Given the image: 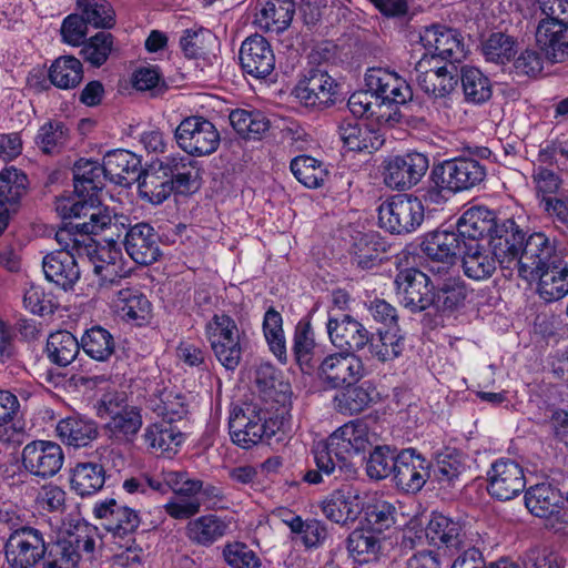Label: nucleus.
Returning <instances> with one entry per match:
<instances>
[{"mask_svg": "<svg viewBox=\"0 0 568 568\" xmlns=\"http://www.w3.org/2000/svg\"><path fill=\"white\" fill-rule=\"evenodd\" d=\"M103 186L101 180H73V191L57 199L55 210L63 220L89 217L82 223L64 224L55 233L61 250L78 254L79 258H84L79 244L87 243L85 237L100 233L112 222L109 209L101 206Z\"/></svg>", "mask_w": 568, "mask_h": 568, "instance_id": "1", "label": "nucleus"}, {"mask_svg": "<svg viewBox=\"0 0 568 568\" xmlns=\"http://www.w3.org/2000/svg\"><path fill=\"white\" fill-rule=\"evenodd\" d=\"M366 90L354 92L347 102L351 113L373 124L392 126L399 122V105L412 100L408 82L386 68H369L365 73Z\"/></svg>", "mask_w": 568, "mask_h": 568, "instance_id": "2", "label": "nucleus"}, {"mask_svg": "<svg viewBox=\"0 0 568 568\" xmlns=\"http://www.w3.org/2000/svg\"><path fill=\"white\" fill-rule=\"evenodd\" d=\"M369 446L366 424L352 420L336 429L326 443H318L314 449L316 469L307 470L303 480L316 485L324 476L335 480H348L355 477L356 468L349 457L364 452Z\"/></svg>", "mask_w": 568, "mask_h": 568, "instance_id": "3", "label": "nucleus"}, {"mask_svg": "<svg viewBox=\"0 0 568 568\" xmlns=\"http://www.w3.org/2000/svg\"><path fill=\"white\" fill-rule=\"evenodd\" d=\"M153 161L149 169L142 165L141 156L128 150H113L108 152L102 162L92 159H79L72 168L73 178H148L156 169L163 171L164 178H189L186 173L174 172L171 162Z\"/></svg>", "mask_w": 568, "mask_h": 568, "instance_id": "4", "label": "nucleus"}, {"mask_svg": "<svg viewBox=\"0 0 568 568\" xmlns=\"http://www.w3.org/2000/svg\"><path fill=\"white\" fill-rule=\"evenodd\" d=\"M232 442L244 449L270 440L280 429V423L270 416L268 410L255 403L234 407L229 418Z\"/></svg>", "mask_w": 568, "mask_h": 568, "instance_id": "5", "label": "nucleus"}, {"mask_svg": "<svg viewBox=\"0 0 568 568\" xmlns=\"http://www.w3.org/2000/svg\"><path fill=\"white\" fill-rule=\"evenodd\" d=\"M204 333L217 362L226 369L234 371L247 345L245 332L230 315L216 313L206 322Z\"/></svg>", "mask_w": 568, "mask_h": 568, "instance_id": "6", "label": "nucleus"}, {"mask_svg": "<svg viewBox=\"0 0 568 568\" xmlns=\"http://www.w3.org/2000/svg\"><path fill=\"white\" fill-rule=\"evenodd\" d=\"M507 252L508 263L517 267L518 275L528 282L535 281L538 272L564 260L557 251L556 241L541 232L530 234L523 248L508 245Z\"/></svg>", "mask_w": 568, "mask_h": 568, "instance_id": "7", "label": "nucleus"}, {"mask_svg": "<svg viewBox=\"0 0 568 568\" xmlns=\"http://www.w3.org/2000/svg\"><path fill=\"white\" fill-rule=\"evenodd\" d=\"M422 200L408 194H396L378 206V224L390 234H409L424 221Z\"/></svg>", "mask_w": 568, "mask_h": 568, "instance_id": "8", "label": "nucleus"}, {"mask_svg": "<svg viewBox=\"0 0 568 568\" xmlns=\"http://www.w3.org/2000/svg\"><path fill=\"white\" fill-rule=\"evenodd\" d=\"M42 568H77L83 552L91 555L95 541L87 528L61 532L54 541H45Z\"/></svg>", "mask_w": 568, "mask_h": 568, "instance_id": "9", "label": "nucleus"}, {"mask_svg": "<svg viewBox=\"0 0 568 568\" xmlns=\"http://www.w3.org/2000/svg\"><path fill=\"white\" fill-rule=\"evenodd\" d=\"M164 479L173 496L163 506L164 511L175 520H186L196 516L202 508L199 497L201 479L191 478L186 471L166 470Z\"/></svg>", "mask_w": 568, "mask_h": 568, "instance_id": "10", "label": "nucleus"}, {"mask_svg": "<svg viewBox=\"0 0 568 568\" xmlns=\"http://www.w3.org/2000/svg\"><path fill=\"white\" fill-rule=\"evenodd\" d=\"M45 540L38 528L21 526L12 529L4 544V555L10 568H32L45 555Z\"/></svg>", "mask_w": 568, "mask_h": 568, "instance_id": "11", "label": "nucleus"}, {"mask_svg": "<svg viewBox=\"0 0 568 568\" xmlns=\"http://www.w3.org/2000/svg\"><path fill=\"white\" fill-rule=\"evenodd\" d=\"M394 284L399 304L412 313L433 306L434 285L424 272L414 267L404 268L396 274Z\"/></svg>", "mask_w": 568, "mask_h": 568, "instance_id": "12", "label": "nucleus"}, {"mask_svg": "<svg viewBox=\"0 0 568 568\" xmlns=\"http://www.w3.org/2000/svg\"><path fill=\"white\" fill-rule=\"evenodd\" d=\"M339 92L337 81L324 69L312 68L297 81L293 94L305 106L325 109L333 105Z\"/></svg>", "mask_w": 568, "mask_h": 568, "instance_id": "13", "label": "nucleus"}, {"mask_svg": "<svg viewBox=\"0 0 568 568\" xmlns=\"http://www.w3.org/2000/svg\"><path fill=\"white\" fill-rule=\"evenodd\" d=\"M418 42L434 62H459L466 55L460 33L445 26L435 24L422 29L418 32Z\"/></svg>", "mask_w": 568, "mask_h": 568, "instance_id": "14", "label": "nucleus"}, {"mask_svg": "<svg viewBox=\"0 0 568 568\" xmlns=\"http://www.w3.org/2000/svg\"><path fill=\"white\" fill-rule=\"evenodd\" d=\"M526 487L524 467L510 458L495 460L487 471V493L496 500L508 501Z\"/></svg>", "mask_w": 568, "mask_h": 568, "instance_id": "15", "label": "nucleus"}, {"mask_svg": "<svg viewBox=\"0 0 568 568\" xmlns=\"http://www.w3.org/2000/svg\"><path fill=\"white\" fill-rule=\"evenodd\" d=\"M93 514L113 539L120 541H133V536L141 524V517L135 509L120 504L113 498L95 503Z\"/></svg>", "mask_w": 568, "mask_h": 568, "instance_id": "16", "label": "nucleus"}, {"mask_svg": "<svg viewBox=\"0 0 568 568\" xmlns=\"http://www.w3.org/2000/svg\"><path fill=\"white\" fill-rule=\"evenodd\" d=\"M175 136L179 145L189 154L203 156L216 151L220 134L212 122L202 116L184 119L178 126Z\"/></svg>", "mask_w": 568, "mask_h": 568, "instance_id": "17", "label": "nucleus"}, {"mask_svg": "<svg viewBox=\"0 0 568 568\" xmlns=\"http://www.w3.org/2000/svg\"><path fill=\"white\" fill-rule=\"evenodd\" d=\"M64 463L62 447L51 440H33L22 449V466L31 476L50 479L55 476Z\"/></svg>", "mask_w": 568, "mask_h": 568, "instance_id": "18", "label": "nucleus"}, {"mask_svg": "<svg viewBox=\"0 0 568 568\" xmlns=\"http://www.w3.org/2000/svg\"><path fill=\"white\" fill-rule=\"evenodd\" d=\"M85 242L79 244L84 257L93 264L94 273L103 283H115L129 274L123 262L122 252L115 243L98 244L92 237H85Z\"/></svg>", "mask_w": 568, "mask_h": 568, "instance_id": "19", "label": "nucleus"}, {"mask_svg": "<svg viewBox=\"0 0 568 568\" xmlns=\"http://www.w3.org/2000/svg\"><path fill=\"white\" fill-rule=\"evenodd\" d=\"M462 268L464 274L474 281H485L493 276L500 264L504 268H511L508 263V252L499 258L491 248L490 242H465L460 251Z\"/></svg>", "mask_w": 568, "mask_h": 568, "instance_id": "20", "label": "nucleus"}, {"mask_svg": "<svg viewBox=\"0 0 568 568\" xmlns=\"http://www.w3.org/2000/svg\"><path fill=\"white\" fill-rule=\"evenodd\" d=\"M364 364L353 353H335L318 365V378L329 388L351 386L364 376Z\"/></svg>", "mask_w": 568, "mask_h": 568, "instance_id": "21", "label": "nucleus"}, {"mask_svg": "<svg viewBox=\"0 0 568 568\" xmlns=\"http://www.w3.org/2000/svg\"><path fill=\"white\" fill-rule=\"evenodd\" d=\"M430 463L415 449H403L397 454L394 480L406 493L419 491L429 478Z\"/></svg>", "mask_w": 568, "mask_h": 568, "instance_id": "22", "label": "nucleus"}, {"mask_svg": "<svg viewBox=\"0 0 568 568\" xmlns=\"http://www.w3.org/2000/svg\"><path fill=\"white\" fill-rule=\"evenodd\" d=\"M113 453L108 446H99L95 455L99 462L78 463L71 470V488L79 496L98 493L105 481V459Z\"/></svg>", "mask_w": 568, "mask_h": 568, "instance_id": "23", "label": "nucleus"}, {"mask_svg": "<svg viewBox=\"0 0 568 568\" xmlns=\"http://www.w3.org/2000/svg\"><path fill=\"white\" fill-rule=\"evenodd\" d=\"M240 61L244 72L256 79L268 77L275 69V55L270 42L257 34L242 42Z\"/></svg>", "mask_w": 568, "mask_h": 568, "instance_id": "24", "label": "nucleus"}, {"mask_svg": "<svg viewBox=\"0 0 568 568\" xmlns=\"http://www.w3.org/2000/svg\"><path fill=\"white\" fill-rule=\"evenodd\" d=\"M388 250L389 244L378 232H355L349 246L351 262L359 270H372L382 263Z\"/></svg>", "mask_w": 568, "mask_h": 568, "instance_id": "25", "label": "nucleus"}, {"mask_svg": "<svg viewBox=\"0 0 568 568\" xmlns=\"http://www.w3.org/2000/svg\"><path fill=\"white\" fill-rule=\"evenodd\" d=\"M326 327L332 344L344 353L355 354L369 342V332L349 315L341 320L329 317Z\"/></svg>", "mask_w": 568, "mask_h": 568, "instance_id": "26", "label": "nucleus"}, {"mask_svg": "<svg viewBox=\"0 0 568 568\" xmlns=\"http://www.w3.org/2000/svg\"><path fill=\"white\" fill-rule=\"evenodd\" d=\"M148 406L169 423L183 419L189 414V396L174 386L156 384L148 398Z\"/></svg>", "mask_w": 568, "mask_h": 568, "instance_id": "27", "label": "nucleus"}, {"mask_svg": "<svg viewBox=\"0 0 568 568\" xmlns=\"http://www.w3.org/2000/svg\"><path fill=\"white\" fill-rule=\"evenodd\" d=\"M321 509L328 520L338 525H347L355 521L361 514V498L357 490L351 486H342L321 501Z\"/></svg>", "mask_w": 568, "mask_h": 568, "instance_id": "28", "label": "nucleus"}, {"mask_svg": "<svg viewBox=\"0 0 568 568\" xmlns=\"http://www.w3.org/2000/svg\"><path fill=\"white\" fill-rule=\"evenodd\" d=\"M124 247L129 256L141 265L156 262L161 254L159 236L148 223H138L128 230Z\"/></svg>", "mask_w": 568, "mask_h": 568, "instance_id": "29", "label": "nucleus"}, {"mask_svg": "<svg viewBox=\"0 0 568 568\" xmlns=\"http://www.w3.org/2000/svg\"><path fill=\"white\" fill-rule=\"evenodd\" d=\"M454 70V67L449 69L446 64L440 65V62L430 61L428 55L424 54L416 64L418 85L432 97H445L457 83Z\"/></svg>", "mask_w": 568, "mask_h": 568, "instance_id": "30", "label": "nucleus"}, {"mask_svg": "<svg viewBox=\"0 0 568 568\" xmlns=\"http://www.w3.org/2000/svg\"><path fill=\"white\" fill-rule=\"evenodd\" d=\"M535 38L538 49L547 60L557 63L568 59V24L540 20Z\"/></svg>", "mask_w": 568, "mask_h": 568, "instance_id": "31", "label": "nucleus"}, {"mask_svg": "<svg viewBox=\"0 0 568 568\" xmlns=\"http://www.w3.org/2000/svg\"><path fill=\"white\" fill-rule=\"evenodd\" d=\"M78 254L69 250H58L43 257L42 267L48 281L63 290L72 288L80 278Z\"/></svg>", "mask_w": 568, "mask_h": 568, "instance_id": "32", "label": "nucleus"}, {"mask_svg": "<svg viewBox=\"0 0 568 568\" xmlns=\"http://www.w3.org/2000/svg\"><path fill=\"white\" fill-rule=\"evenodd\" d=\"M232 527V518L215 514L202 515L191 519L185 527L187 539L202 547H210L224 538Z\"/></svg>", "mask_w": 568, "mask_h": 568, "instance_id": "33", "label": "nucleus"}, {"mask_svg": "<svg viewBox=\"0 0 568 568\" xmlns=\"http://www.w3.org/2000/svg\"><path fill=\"white\" fill-rule=\"evenodd\" d=\"M426 537L429 544L438 548L465 550L469 547L462 524L442 514H433L426 527Z\"/></svg>", "mask_w": 568, "mask_h": 568, "instance_id": "34", "label": "nucleus"}, {"mask_svg": "<svg viewBox=\"0 0 568 568\" xmlns=\"http://www.w3.org/2000/svg\"><path fill=\"white\" fill-rule=\"evenodd\" d=\"M495 219V213L485 206L466 210L457 221V233L462 243L489 242L486 236L494 230Z\"/></svg>", "mask_w": 568, "mask_h": 568, "instance_id": "35", "label": "nucleus"}, {"mask_svg": "<svg viewBox=\"0 0 568 568\" xmlns=\"http://www.w3.org/2000/svg\"><path fill=\"white\" fill-rule=\"evenodd\" d=\"M142 439L149 453L171 458L183 443V434L172 423H154L145 427Z\"/></svg>", "mask_w": 568, "mask_h": 568, "instance_id": "36", "label": "nucleus"}, {"mask_svg": "<svg viewBox=\"0 0 568 568\" xmlns=\"http://www.w3.org/2000/svg\"><path fill=\"white\" fill-rule=\"evenodd\" d=\"M293 0H267L255 16V24L266 32L281 33L286 30L294 17Z\"/></svg>", "mask_w": 568, "mask_h": 568, "instance_id": "37", "label": "nucleus"}, {"mask_svg": "<svg viewBox=\"0 0 568 568\" xmlns=\"http://www.w3.org/2000/svg\"><path fill=\"white\" fill-rule=\"evenodd\" d=\"M537 293L547 303L556 302L568 294V263L565 260L544 268L536 275Z\"/></svg>", "mask_w": 568, "mask_h": 568, "instance_id": "38", "label": "nucleus"}, {"mask_svg": "<svg viewBox=\"0 0 568 568\" xmlns=\"http://www.w3.org/2000/svg\"><path fill=\"white\" fill-rule=\"evenodd\" d=\"M59 439L74 448L88 446L98 435L97 423L80 416H70L61 419L55 427Z\"/></svg>", "mask_w": 568, "mask_h": 568, "instance_id": "39", "label": "nucleus"}, {"mask_svg": "<svg viewBox=\"0 0 568 568\" xmlns=\"http://www.w3.org/2000/svg\"><path fill=\"white\" fill-rule=\"evenodd\" d=\"M420 250L432 261H456L463 250V243L458 233L435 231L425 235Z\"/></svg>", "mask_w": 568, "mask_h": 568, "instance_id": "40", "label": "nucleus"}, {"mask_svg": "<svg viewBox=\"0 0 568 568\" xmlns=\"http://www.w3.org/2000/svg\"><path fill=\"white\" fill-rule=\"evenodd\" d=\"M339 136L348 150L357 152L371 153L384 143V138L378 130L358 122H343L339 125Z\"/></svg>", "mask_w": 568, "mask_h": 568, "instance_id": "41", "label": "nucleus"}, {"mask_svg": "<svg viewBox=\"0 0 568 568\" xmlns=\"http://www.w3.org/2000/svg\"><path fill=\"white\" fill-rule=\"evenodd\" d=\"M293 354L303 372H311L315 368L320 354L311 322L300 321L295 326Z\"/></svg>", "mask_w": 568, "mask_h": 568, "instance_id": "42", "label": "nucleus"}, {"mask_svg": "<svg viewBox=\"0 0 568 568\" xmlns=\"http://www.w3.org/2000/svg\"><path fill=\"white\" fill-rule=\"evenodd\" d=\"M428 168V158L419 152L389 155L383 162L384 173L388 178H423Z\"/></svg>", "mask_w": 568, "mask_h": 568, "instance_id": "43", "label": "nucleus"}, {"mask_svg": "<svg viewBox=\"0 0 568 568\" xmlns=\"http://www.w3.org/2000/svg\"><path fill=\"white\" fill-rule=\"evenodd\" d=\"M143 419L141 410L133 406L113 416L104 425L106 436L120 444H132L141 430Z\"/></svg>", "mask_w": 568, "mask_h": 568, "instance_id": "44", "label": "nucleus"}, {"mask_svg": "<svg viewBox=\"0 0 568 568\" xmlns=\"http://www.w3.org/2000/svg\"><path fill=\"white\" fill-rule=\"evenodd\" d=\"M80 348L77 337L69 331L61 329L48 336L45 354L52 364L65 367L77 358Z\"/></svg>", "mask_w": 568, "mask_h": 568, "instance_id": "45", "label": "nucleus"}, {"mask_svg": "<svg viewBox=\"0 0 568 568\" xmlns=\"http://www.w3.org/2000/svg\"><path fill=\"white\" fill-rule=\"evenodd\" d=\"M230 122L247 140H260L270 129L268 119L258 110L236 109L230 113Z\"/></svg>", "mask_w": 568, "mask_h": 568, "instance_id": "46", "label": "nucleus"}, {"mask_svg": "<svg viewBox=\"0 0 568 568\" xmlns=\"http://www.w3.org/2000/svg\"><path fill=\"white\" fill-rule=\"evenodd\" d=\"M561 495L549 484H538L525 493L527 509L537 517H548L558 513Z\"/></svg>", "mask_w": 568, "mask_h": 568, "instance_id": "47", "label": "nucleus"}, {"mask_svg": "<svg viewBox=\"0 0 568 568\" xmlns=\"http://www.w3.org/2000/svg\"><path fill=\"white\" fill-rule=\"evenodd\" d=\"M373 393L374 388L366 384L347 386L334 396V408L343 415L359 414L372 405L374 400Z\"/></svg>", "mask_w": 568, "mask_h": 568, "instance_id": "48", "label": "nucleus"}, {"mask_svg": "<svg viewBox=\"0 0 568 568\" xmlns=\"http://www.w3.org/2000/svg\"><path fill=\"white\" fill-rule=\"evenodd\" d=\"M113 335L100 325L87 329L81 337L80 346L94 361L106 362L115 352Z\"/></svg>", "mask_w": 568, "mask_h": 568, "instance_id": "49", "label": "nucleus"}, {"mask_svg": "<svg viewBox=\"0 0 568 568\" xmlns=\"http://www.w3.org/2000/svg\"><path fill=\"white\" fill-rule=\"evenodd\" d=\"M83 78V67L80 60L63 55L53 61L49 69L51 83L62 90L78 87Z\"/></svg>", "mask_w": 568, "mask_h": 568, "instance_id": "50", "label": "nucleus"}, {"mask_svg": "<svg viewBox=\"0 0 568 568\" xmlns=\"http://www.w3.org/2000/svg\"><path fill=\"white\" fill-rule=\"evenodd\" d=\"M481 180H429L428 184L419 190L420 197L429 204H444L458 192L469 190Z\"/></svg>", "mask_w": 568, "mask_h": 568, "instance_id": "51", "label": "nucleus"}, {"mask_svg": "<svg viewBox=\"0 0 568 568\" xmlns=\"http://www.w3.org/2000/svg\"><path fill=\"white\" fill-rule=\"evenodd\" d=\"M369 351L381 362L397 358L404 349V337L399 327L378 329L376 337L369 336Z\"/></svg>", "mask_w": 568, "mask_h": 568, "instance_id": "52", "label": "nucleus"}, {"mask_svg": "<svg viewBox=\"0 0 568 568\" xmlns=\"http://www.w3.org/2000/svg\"><path fill=\"white\" fill-rule=\"evenodd\" d=\"M263 333L270 351L282 364H285L287 362V351L283 331V318L273 307H270L264 314Z\"/></svg>", "mask_w": 568, "mask_h": 568, "instance_id": "53", "label": "nucleus"}, {"mask_svg": "<svg viewBox=\"0 0 568 568\" xmlns=\"http://www.w3.org/2000/svg\"><path fill=\"white\" fill-rule=\"evenodd\" d=\"M114 305L123 317L144 321L150 313L149 300L138 290L126 287L115 294Z\"/></svg>", "mask_w": 568, "mask_h": 568, "instance_id": "54", "label": "nucleus"}, {"mask_svg": "<svg viewBox=\"0 0 568 568\" xmlns=\"http://www.w3.org/2000/svg\"><path fill=\"white\" fill-rule=\"evenodd\" d=\"M462 85L467 101L483 103L491 97L489 79L477 68L466 67L462 73Z\"/></svg>", "mask_w": 568, "mask_h": 568, "instance_id": "55", "label": "nucleus"}, {"mask_svg": "<svg viewBox=\"0 0 568 568\" xmlns=\"http://www.w3.org/2000/svg\"><path fill=\"white\" fill-rule=\"evenodd\" d=\"M284 521L293 534L301 535L307 548L318 547L327 538L326 525L318 519L303 520L301 516H292Z\"/></svg>", "mask_w": 568, "mask_h": 568, "instance_id": "56", "label": "nucleus"}, {"mask_svg": "<svg viewBox=\"0 0 568 568\" xmlns=\"http://www.w3.org/2000/svg\"><path fill=\"white\" fill-rule=\"evenodd\" d=\"M78 8L87 23L110 29L115 24V12L108 0H78Z\"/></svg>", "mask_w": 568, "mask_h": 568, "instance_id": "57", "label": "nucleus"}, {"mask_svg": "<svg viewBox=\"0 0 568 568\" xmlns=\"http://www.w3.org/2000/svg\"><path fill=\"white\" fill-rule=\"evenodd\" d=\"M486 175L477 160L462 158L452 159L435 166L430 178H481Z\"/></svg>", "mask_w": 568, "mask_h": 568, "instance_id": "58", "label": "nucleus"}, {"mask_svg": "<svg viewBox=\"0 0 568 568\" xmlns=\"http://www.w3.org/2000/svg\"><path fill=\"white\" fill-rule=\"evenodd\" d=\"M346 542L349 555L359 562L369 561L371 557H375L381 548L379 540L374 532L364 529L352 531Z\"/></svg>", "mask_w": 568, "mask_h": 568, "instance_id": "59", "label": "nucleus"}, {"mask_svg": "<svg viewBox=\"0 0 568 568\" xmlns=\"http://www.w3.org/2000/svg\"><path fill=\"white\" fill-rule=\"evenodd\" d=\"M466 296L465 284L459 278H448L435 292L433 306L439 311H452L463 305Z\"/></svg>", "mask_w": 568, "mask_h": 568, "instance_id": "60", "label": "nucleus"}, {"mask_svg": "<svg viewBox=\"0 0 568 568\" xmlns=\"http://www.w3.org/2000/svg\"><path fill=\"white\" fill-rule=\"evenodd\" d=\"M483 53L487 61L504 65L516 53L515 41L504 33H494L485 41Z\"/></svg>", "mask_w": 568, "mask_h": 568, "instance_id": "61", "label": "nucleus"}, {"mask_svg": "<svg viewBox=\"0 0 568 568\" xmlns=\"http://www.w3.org/2000/svg\"><path fill=\"white\" fill-rule=\"evenodd\" d=\"M397 464V455L388 447H376L369 455L366 463L367 476L372 479H384L390 474L394 475Z\"/></svg>", "mask_w": 568, "mask_h": 568, "instance_id": "62", "label": "nucleus"}, {"mask_svg": "<svg viewBox=\"0 0 568 568\" xmlns=\"http://www.w3.org/2000/svg\"><path fill=\"white\" fill-rule=\"evenodd\" d=\"M113 49V36L99 32L91 37L82 47L81 54L93 67L102 65Z\"/></svg>", "mask_w": 568, "mask_h": 568, "instance_id": "63", "label": "nucleus"}, {"mask_svg": "<svg viewBox=\"0 0 568 568\" xmlns=\"http://www.w3.org/2000/svg\"><path fill=\"white\" fill-rule=\"evenodd\" d=\"M223 557L232 568H260L261 566L256 554L240 541L226 544L223 548Z\"/></svg>", "mask_w": 568, "mask_h": 568, "instance_id": "64", "label": "nucleus"}]
</instances>
